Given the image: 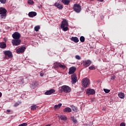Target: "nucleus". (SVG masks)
I'll return each instance as SVG.
<instances>
[{
	"mask_svg": "<svg viewBox=\"0 0 126 126\" xmlns=\"http://www.w3.org/2000/svg\"><path fill=\"white\" fill-rule=\"evenodd\" d=\"M12 37L14 39L12 40V44L13 46H19V45H20V43H21V39H20L21 35H20V33L18 32H15L12 35Z\"/></svg>",
	"mask_w": 126,
	"mask_h": 126,
	"instance_id": "nucleus-1",
	"label": "nucleus"
},
{
	"mask_svg": "<svg viewBox=\"0 0 126 126\" xmlns=\"http://www.w3.org/2000/svg\"><path fill=\"white\" fill-rule=\"evenodd\" d=\"M68 23L67 22V21L66 20H63L61 26V28L63 30V31H67L68 30Z\"/></svg>",
	"mask_w": 126,
	"mask_h": 126,
	"instance_id": "nucleus-2",
	"label": "nucleus"
},
{
	"mask_svg": "<svg viewBox=\"0 0 126 126\" xmlns=\"http://www.w3.org/2000/svg\"><path fill=\"white\" fill-rule=\"evenodd\" d=\"M7 10L4 8L1 7L0 8V17L1 19L4 20L6 17V13Z\"/></svg>",
	"mask_w": 126,
	"mask_h": 126,
	"instance_id": "nucleus-3",
	"label": "nucleus"
},
{
	"mask_svg": "<svg viewBox=\"0 0 126 126\" xmlns=\"http://www.w3.org/2000/svg\"><path fill=\"white\" fill-rule=\"evenodd\" d=\"M63 91V92H64V93H69V92L71 91V89L67 86H63L61 87V90H59V92L62 93Z\"/></svg>",
	"mask_w": 126,
	"mask_h": 126,
	"instance_id": "nucleus-4",
	"label": "nucleus"
},
{
	"mask_svg": "<svg viewBox=\"0 0 126 126\" xmlns=\"http://www.w3.org/2000/svg\"><path fill=\"white\" fill-rule=\"evenodd\" d=\"M90 84V81L87 78H85L82 80V85L84 88H87Z\"/></svg>",
	"mask_w": 126,
	"mask_h": 126,
	"instance_id": "nucleus-5",
	"label": "nucleus"
},
{
	"mask_svg": "<svg viewBox=\"0 0 126 126\" xmlns=\"http://www.w3.org/2000/svg\"><path fill=\"white\" fill-rule=\"evenodd\" d=\"M73 9L77 13H79L81 11V6L79 4H74L73 5Z\"/></svg>",
	"mask_w": 126,
	"mask_h": 126,
	"instance_id": "nucleus-6",
	"label": "nucleus"
},
{
	"mask_svg": "<svg viewBox=\"0 0 126 126\" xmlns=\"http://www.w3.org/2000/svg\"><path fill=\"white\" fill-rule=\"evenodd\" d=\"M91 61L90 60H84L82 61V64L85 67H88L91 64Z\"/></svg>",
	"mask_w": 126,
	"mask_h": 126,
	"instance_id": "nucleus-7",
	"label": "nucleus"
},
{
	"mask_svg": "<svg viewBox=\"0 0 126 126\" xmlns=\"http://www.w3.org/2000/svg\"><path fill=\"white\" fill-rule=\"evenodd\" d=\"M26 47H21L16 50V53L17 54H22V53H24L25 52V49Z\"/></svg>",
	"mask_w": 126,
	"mask_h": 126,
	"instance_id": "nucleus-8",
	"label": "nucleus"
},
{
	"mask_svg": "<svg viewBox=\"0 0 126 126\" xmlns=\"http://www.w3.org/2000/svg\"><path fill=\"white\" fill-rule=\"evenodd\" d=\"M54 65L56 67H60L61 68H63V69H64V68L66 67V66H65V65H63L61 63H55Z\"/></svg>",
	"mask_w": 126,
	"mask_h": 126,
	"instance_id": "nucleus-9",
	"label": "nucleus"
},
{
	"mask_svg": "<svg viewBox=\"0 0 126 126\" xmlns=\"http://www.w3.org/2000/svg\"><path fill=\"white\" fill-rule=\"evenodd\" d=\"M71 80L72 83L73 84L76 83V82H77V76H76V74H74L71 75Z\"/></svg>",
	"mask_w": 126,
	"mask_h": 126,
	"instance_id": "nucleus-10",
	"label": "nucleus"
},
{
	"mask_svg": "<svg viewBox=\"0 0 126 126\" xmlns=\"http://www.w3.org/2000/svg\"><path fill=\"white\" fill-rule=\"evenodd\" d=\"M4 54L5 57H8L10 59H11V58H12V53H11V52H10V51H4Z\"/></svg>",
	"mask_w": 126,
	"mask_h": 126,
	"instance_id": "nucleus-11",
	"label": "nucleus"
},
{
	"mask_svg": "<svg viewBox=\"0 0 126 126\" xmlns=\"http://www.w3.org/2000/svg\"><path fill=\"white\" fill-rule=\"evenodd\" d=\"M86 93L89 95H94L95 91L94 89H89L87 90Z\"/></svg>",
	"mask_w": 126,
	"mask_h": 126,
	"instance_id": "nucleus-12",
	"label": "nucleus"
},
{
	"mask_svg": "<svg viewBox=\"0 0 126 126\" xmlns=\"http://www.w3.org/2000/svg\"><path fill=\"white\" fill-rule=\"evenodd\" d=\"M56 92V90L55 89H51L49 91H46L44 94L45 95H51L53 93H55Z\"/></svg>",
	"mask_w": 126,
	"mask_h": 126,
	"instance_id": "nucleus-13",
	"label": "nucleus"
},
{
	"mask_svg": "<svg viewBox=\"0 0 126 126\" xmlns=\"http://www.w3.org/2000/svg\"><path fill=\"white\" fill-rule=\"evenodd\" d=\"M75 70H76V68L75 67H71L69 69V74H72L75 72Z\"/></svg>",
	"mask_w": 126,
	"mask_h": 126,
	"instance_id": "nucleus-14",
	"label": "nucleus"
},
{
	"mask_svg": "<svg viewBox=\"0 0 126 126\" xmlns=\"http://www.w3.org/2000/svg\"><path fill=\"white\" fill-rule=\"evenodd\" d=\"M55 6L57 7L59 9H63V6L60 3L56 2L55 3Z\"/></svg>",
	"mask_w": 126,
	"mask_h": 126,
	"instance_id": "nucleus-15",
	"label": "nucleus"
},
{
	"mask_svg": "<svg viewBox=\"0 0 126 126\" xmlns=\"http://www.w3.org/2000/svg\"><path fill=\"white\" fill-rule=\"evenodd\" d=\"M37 15V13L36 12H30L28 14V16L29 17H34V16H36Z\"/></svg>",
	"mask_w": 126,
	"mask_h": 126,
	"instance_id": "nucleus-16",
	"label": "nucleus"
},
{
	"mask_svg": "<svg viewBox=\"0 0 126 126\" xmlns=\"http://www.w3.org/2000/svg\"><path fill=\"white\" fill-rule=\"evenodd\" d=\"M71 41H73L74 43H78L79 42V39L77 37H72L70 38Z\"/></svg>",
	"mask_w": 126,
	"mask_h": 126,
	"instance_id": "nucleus-17",
	"label": "nucleus"
},
{
	"mask_svg": "<svg viewBox=\"0 0 126 126\" xmlns=\"http://www.w3.org/2000/svg\"><path fill=\"white\" fill-rule=\"evenodd\" d=\"M0 49H5L6 48V43L5 42H0Z\"/></svg>",
	"mask_w": 126,
	"mask_h": 126,
	"instance_id": "nucleus-18",
	"label": "nucleus"
},
{
	"mask_svg": "<svg viewBox=\"0 0 126 126\" xmlns=\"http://www.w3.org/2000/svg\"><path fill=\"white\" fill-rule=\"evenodd\" d=\"M62 2L65 5H68L70 2V0H62Z\"/></svg>",
	"mask_w": 126,
	"mask_h": 126,
	"instance_id": "nucleus-19",
	"label": "nucleus"
},
{
	"mask_svg": "<svg viewBox=\"0 0 126 126\" xmlns=\"http://www.w3.org/2000/svg\"><path fill=\"white\" fill-rule=\"evenodd\" d=\"M64 113H70L71 112V108L69 107H66L63 109Z\"/></svg>",
	"mask_w": 126,
	"mask_h": 126,
	"instance_id": "nucleus-20",
	"label": "nucleus"
},
{
	"mask_svg": "<svg viewBox=\"0 0 126 126\" xmlns=\"http://www.w3.org/2000/svg\"><path fill=\"white\" fill-rule=\"evenodd\" d=\"M62 103H59L58 105L54 106V110H59L62 107Z\"/></svg>",
	"mask_w": 126,
	"mask_h": 126,
	"instance_id": "nucleus-21",
	"label": "nucleus"
},
{
	"mask_svg": "<svg viewBox=\"0 0 126 126\" xmlns=\"http://www.w3.org/2000/svg\"><path fill=\"white\" fill-rule=\"evenodd\" d=\"M118 96L119 98H121V99H124L125 98V94L123 93H120L118 94Z\"/></svg>",
	"mask_w": 126,
	"mask_h": 126,
	"instance_id": "nucleus-22",
	"label": "nucleus"
},
{
	"mask_svg": "<svg viewBox=\"0 0 126 126\" xmlns=\"http://www.w3.org/2000/svg\"><path fill=\"white\" fill-rule=\"evenodd\" d=\"M60 119L62 121H66L67 120V118L65 115H61L60 116Z\"/></svg>",
	"mask_w": 126,
	"mask_h": 126,
	"instance_id": "nucleus-23",
	"label": "nucleus"
},
{
	"mask_svg": "<svg viewBox=\"0 0 126 126\" xmlns=\"http://www.w3.org/2000/svg\"><path fill=\"white\" fill-rule=\"evenodd\" d=\"M37 108H38V106L36 105H33L31 106V110H32V111H35V110H37Z\"/></svg>",
	"mask_w": 126,
	"mask_h": 126,
	"instance_id": "nucleus-24",
	"label": "nucleus"
},
{
	"mask_svg": "<svg viewBox=\"0 0 126 126\" xmlns=\"http://www.w3.org/2000/svg\"><path fill=\"white\" fill-rule=\"evenodd\" d=\"M28 3L31 5H33L34 4V1L33 0H28Z\"/></svg>",
	"mask_w": 126,
	"mask_h": 126,
	"instance_id": "nucleus-25",
	"label": "nucleus"
},
{
	"mask_svg": "<svg viewBox=\"0 0 126 126\" xmlns=\"http://www.w3.org/2000/svg\"><path fill=\"white\" fill-rule=\"evenodd\" d=\"M70 107L72 108V110L74 111V112H76V111H77V108L75 107L74 105H71Z\"/></svg>",
	"mask_w": 126,
	"mask_h": 126,
	"instance_id": "nucleus-26",
	"label": "nucleus"
},
{
	"mask_svg": "<svg viewBox=\"0 0 126 126\" xmlns=\"http://www.w3.org/2000/svg\"><path fill=\"white\" fill-rule=\"evenodd\" d=\"M89 69H90L91 70H94L96 69V67H95V66L93 65L92 66H90L89 67Z\"/></svg>",
	"mask_w": 126,
	"mask_h": 126,
	"instance_id": "nucleus-27",
	"label": "nucleus"
},
{
	"mask_svg": "<svg viewBox=\"0 0 126 126\" xmlns=\"http://www.w3.org/2000/svg\"><path fill=\"white\" fill-rule=\"evenodd\" d=\"M39 30H40V26H36L34 27V30L36 32H38V31H39Z\"/></svg>",
	"mask_w": 126,
	"mask_h": 126,
	"instance_id": "nucleus-28",
	"label": "nucleus"
},
{
	"mask_svg": "<svg viewBox=\"0 0 126 126\" xmlns=\"http://www.w3.org/2000/svg\"><path fill=\"white\" fill-rule=\"evenodd\" d=\"M80 41L82 42V43H83V42L85 41V38H84V36H81L80 38Z\"/></svg>",
	"mask_w": 126,
	"mask_h": 126,
	"instance_id": "nucleus-29",
	"label": "nucleus"
},
{
	"mask_svg": "<svg viewBox=\"0 0 126 126\" xmlns=\"http://www.w3.org/2000/svg\"><path fill=\"white\" fill-rule=\"evenodd\" d=\"M0 2H1L2 4H4L6 3V0H0Z\"/></svg>",
	"mask_w": 126,
	"mask_h": 126,
	"instance_id": "nucleus-30",
	"label": "nucleus"
},
{
	"mask_svg": "<svg viewBox=\"0 0 126 126\" xmlns=\"http://www.w3.org/2000/svg\"><path fill=\"white\" fill-rule=\"evenodd\" d=\"M75 59L76 60H81V57H80V56L79 55H76L75 56Z\"/></svg>",
	"mask_w": 126,
	"mask_h": 126,
	"instance_id": "nucleus-31",
	"label": "nucleus"
},
{
	"mask_svg": "<svg viewBox=\"0 0 126 126\" xmlns=\"http://www.w3.org/2000/svg\"><path fill=\"white\" fill-rule=\"evenodd\" d=\"M103 91H104V92H105V93H109L110 91L109 89H104Z\"/></svg>",
	"mask_w": 126,
	"mask_h": 126,
	"instance_id": "nucleus-32",
	"label": "nucleus"
},
{
	"mask_svg": "<svg viewBox=\"0 0 126 126\" xmlns=\"http://www.w3.org/2000/svg\"><path fill=\"white\" fill-rule=\"evenodd\" d=\"M71 119H72V121L74 124H76L77 123V121L76 120V119H74L73 117H71Z\"/></svg>",
	"mask_w": 126,
	"mask_h": 126,
	"instance_id": "nucleus-33",
	"label": "nucleus"
},
{
	"mask_svg": "<svg viewBox=\"0 0 126 126\" xmlns=\"http://www.w3.org/2000/svg\"><path fill=\"white\" fill-rule=\"evenodd\" d=\"M19 104H21V102H19L15 103V104H14V107H17V106L19 105Z\"/></svg>",
	"mask_w": 126,
	"mask_h": 126,
	"instance_id": "nucleus-34",
	"label": "nucleus"
},
{
	"mask_svg": "<svg viewBox=\"0 0 126 126\" xmlns=\"http://www.w3.org/2000/svg\"><path fill=\"white\" fill-rule=\"evenodd\" d=\"M115 78H116V76H112L111 77V80H114V79H115Z\"/></svg>",
	"mask_w": 126,
	"mask_h": 126,
	"instance_id": "nucleus-35",
	"label": "nucleus"
},
{
	"mask_svg": "<svg viewBox=\"0 0 126 126\" xmlns=\"http://www.w3.org/2000/svg\"><path fill=\"white\" fill-rule=\"evenodd\" d=\"M120 126H126V124L125 123H122L120 124Z\"/></svg>",
	"mask_w": 126,
	"mask_h": 126,
	"instance_id": "nucleus-36",
	"label": "nucleus"
},
{
	"mask_svg": "<svg viewBox=\"0 0 126 126\" xmlns=\"http://www.w3.org/2000/svg\"><path fill=\"white\" fill-rule=\"evenodd\" d=\"M33 85H34L35 86H37V85L38 84L37 82H33L32 83Z\"/></svg>",
	"mask_w": 126,
	"mask_h": 126,
	"instance_id": "nucleus-37",
	"label": "nucleus"
},
{
	"mask_svg": "<svg viewBox=\"0 0 126 126\" xmlns=\"http://www.w3.org/2000/svg\"><path fill=\"white\" fill-rule=\"evenodd\" d=\"M97 1L102 2L104 1V0H97Z\"/></svg>",
	"mask_w": 126,
	"mask_h": 126,
	"instance_id": "nucleus-38",
	"label": "nucleus"
},
{
	"mask_svg": "<svg viewBox=\"0 0 126 126\" xmlns=\"http://www.w3.org/2000/svg\"><path fill=\"white\" fill-rule=\"evenodd\" d=\"M40 76H43L44 75V74L41 73L40 74Z\"/></svg>",
	"mask_w": 126,
	"mask_h": 126,
	"instance_id": "nucleus-39",
	"label": "nucleus"
},
{
	"mask_svg": "<svg viewBox=\"0 0 126 126\" xmlns=\"http://www.w3.org/2000/svg\"><path fill=\"white\" fill-rule=\"evenodd\" d=\"M7 113H10V110H9V109L7 110Z\"/></svg>",
	"mask_w": 126,
	"mask_h": 126,
	"instance_id": "nucleus-40",
	"label": "nucleus"
},
{
	"mask_svg": "<svg viewBox=\"0 0 126 126\" xmlns=\"http://www.w3.org/2000/svg\"><path fill=\"white\" fill-rule=\"evenodd\" d=\"M2 96V94H1V92H0V97H1Z\"/></svg>",
	"mask_w": 126,
	"mask_h": 126,
	"instance_id": "nucleus-41",
	"label": "nucleus"
},
{
	"mask_svg": "<svg viewBox=\"0 0 126 126\" xmlns=\"http://www.w3.org/2000/svg\"><path fill=\"white\" fill-rule=\"evenodd\" d=\"M101 18H104V16H101Z\"/></svg>",
	"mask_w": 126,
	"mask_h": 126,
	"instance_id": "nucleus-42",
	"label": "nucleus"
},
{
	"mask_svg": "<svg viewBox=\"0 0 126 126\" xmlns=\"http://www.w3.org/2000/svg\"><path fill=\"white\" fill-rule=\"evenodd\" d=\"M34 0V1H37V0Z\"/></svg>",
	"mask_w": 126,
	"mask_h": 126,
	"instance_id": "nucleus-43",
	"label": "nucleus"
}]
</instances>
